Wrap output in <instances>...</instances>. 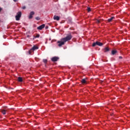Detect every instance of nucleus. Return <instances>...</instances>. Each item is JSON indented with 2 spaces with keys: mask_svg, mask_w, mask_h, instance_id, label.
Instances as JSON below:
<instances>
[{
  "mask_svg": "<svg viewBox=\"0 0 130 130\" xmlns=\"http://www.w3.org/2000/svg\"><path fill=\"white\" fill-rule=\"evenodd\" d=\"M72 38L73 36H72V35H68L66 37L62 38V41H63L64 42H67V41L71 40V39H72Z\"/></svg>",
  "mask_w": 130,
  "mask_h": 130,
  "instance_id": "nucleus-1",
  "label": "nucleus"
},
{
  "mask_svg": "<svg viewBox=\"0 0 130 130\" xmlns=\"http://www.w3.org/2000/svg\"><path fill=\"white\" fill-rule=\"evenodd\" d=\"M21 16H22V12H21V11L18 12L15 16L16 20L20 21V18H21Z\"/></svg>",
  "mask_w": 130,
  "mask_h": 130,
  "instance_id": "nucleus-2",
  "label": "nucleus"
},
{
  "mask_svg": "<svg viewBox=\"0 0 130 130\" xmlns=\"http://www.w3.org/2000/svg\"><path fill=\"white\" fill-rule=\"evenodd\" d=\"M96 45H98V46H102V45H103V43L98 42V41L93 43V44H92L93 47H95V46H96Z\"/></svg>",
  "mask_w": 130,
  "mask_h": 130,
  "instance_id": "nucleus-3",
  "label": "nucleus"
},
{
  "mask_svg": "<svg viewBox=\"0 0 130 130\" xmlns=\"http://www.w3.org/2000/svg\"><path fill=\"white\" fill-rule=\"evenodd\" d=\"M66 43V42H64L63 41H62V39H61V41H58L57 42L58 44V46H59V47H60L61 46H62V45H64V43Z\"/></svg>",
  "mask_w": 130,
  "mask_h": 130,
  "instance_id": "nucleus-4",
  "label": "nucleus"
},
{
  "mask_svg": "<svg viewBox=\"0 0 130 130\" xmlns=\"http://www.w3.org/2000/svg\"><path fill=\"white\" fill-rule=\"evenodd\" d=\"M38 47L37 46H34L31 49L28 51L29 54H31L32 51H34V50H36V49H38Z\"/></svg>",
  "mask_w": 130,
  "mask_h": 130,
  "instance_id": "nucleus-5",
  "label": "nucleus"
},
{
  "mask_svg": "<svg viewBox=\"0 0 130 130\" xmlns=\"http://www.w3.org/2000/svg\"><path fill=\"white\" fill-rule=\"evenodd\" d=\"M59 59V57H56V56L53 57L51 58L52 61H53V62L57 61V60H58Z\"/></svg>",
  "mask_w": 130,
  "mask_h": 130,
  "instance_id": "nucleus-6",
  "label": "nucleus"
},
{
  "mask_svg": "<svg viewBox=\"0 0 130 130\" xmlns=\"http://www.w3.org/2000/svg\"><path fill=\"white\" fill-rule=\"evenodd\" d=\"M34 15H35V12H34V11L30 12L29 13V16H28V19H32Z\"/></svg>",
  "mask_w": 130,
  "mask_h": 130,
  "instance_id": "nucleus-7",
  "label": "nucleus"
},
{
  "mask_svg": "<svg viewBox=\"0 0 130 130\" xmlns=\"http://www.w3.org/2000/svg\"><path fill=\"white\" fill-rule=\"evenodd\" d=\"M45 27V24H43L37 27L38 30H42Z\"/></svg>",
  "mask_w": 130,
  "mask_h": 130,
  "instance_id": "nucleus-8",
  "label": "nucleus"
},
{
  "mask_svg": "<svg viewBox=\"0 0 130 130\" xmlns=\"http://www.w3.org/2000/svg\"><path fill=\"white\" fill-rule=\"evenodd\" d=\"M114 19H115V17L114 16H112L110 18L108 19V22L110 23V22H112V20H114Z\"/></svg>",
  "mask_w": 130,
  "mask_h": 130,
  "instance_id": "nucleus-9",
  "label": "nucleus"
},
{
  "mask_svg": "<svg viewBox=\"0 0 130 130\" xmlns=\"http://www.w3.org/2000/svg\"><path fill=\"white\" fill-rule=\"evenodd\" d=\"M54 20H56V21H59V17L57 16H54L53 17Z\"/></svg>",
  "mask_w": 130,
  "mask_h": 130,
  "instance_id": "nucleus-10",
  "label": "nucleus"
},
{
  "mask_svg": "<svg viewBox=\"0 0 130 130\" xmlns=\"http://www.w3.org/2000/svg\"><path fill=\"white\" fill-rule=\"evenodd\" d=\"M1 112H2V113L5 115L7 112V110L2 109L1 110Z\"/></svg>",
  "mask_w": 130,
  "mask_h": 130,
  "instance_id": "nucleus-11",
  "label": "nucleus"
},
{
  "mask_svg": "<svg viewBox=\"0 0 130 130\" xmlns=\"http://www.w3.org/2000/svg\"><path fill=\"white\" fill-rule=\"evenodd\" d=\"M18 81L20 82V83L23 82V78L21 77H18Z\"/></svg>",
  "mask_w": 130,
  "mask_h": 130,
  "instance_id": "nucleus-12",
  "label": "nucleus"
},
{
  "mask_svg": "<svg viewBox=\"0 0 130 130\" xmlns=\"http://www.w3.org/2000/svg\"><path fill=\"white\" fill-rule=\"evenodd\" d=\"M81 83L84 84H86L87 83V81H86V79H82L81 81Z\"/></svg>",
  "mask_w": 130,
  "mask_h": 130,
  "instance_id": "nucleus-13",
  "label": "nucleus"
},
{
  "mask_svg": "<svg viewBox=\"0 0 130 130\" xmlns=\"http://www.w3.org/2000/svg\"><path fill=\"white\" fill-rule=\"evenodd\" d=\"M109 50H110L109 48L106 47V48H105L104 51V52H108V51H109Z\"/></svg>",
  "mask_w": 130,
  "mask_h": 130,
  "instance_id": "nucleus-14",
  "label": "nucleus"
},
{
  "mask_svg": "<svg viewBox=\"0 0 130 130\" xmlns=\"http://www.w3.org/2000/svg\"><path fill=\"white\" fill-rule=\"evenodd\" d=\"M112 55H114L116 53H117V50H112L111 52Z\"/></svg>",
  "mask_w": 130,
  "mask_h": 130,
  "instance_id": "nucleus-15",
  "label": "nucleus"
},
{
  "mask_svg": "<svg viewBox=\"0 0 130 130\" xmlns=\"http://www.w3.org/2000/svg\"><path fill=\"white\" fill-rule=\"evenodd\" d=\"M95 22L97 24H100L101 23V21L99 19H96Z\"/></svg>",
  "mask_w": 130,
  "mask_h": 130,
  "instance_id": "nucleus-16",
  "label": "nucleus"
},
{
  "mask_svg": "<svg viewBox=\"0 0 130 130\" xmlns=\"http://www.w3.org/2000/svg\"><path fill=\"white\" fill-rule=\"evenodd\" d=\"M39 37H40V35L37 34L35 37V38H39Z\"/></svg>",
  "mask_w": 130,
  "mask_h": 130,
  "instance_id": "nucleus-17",
  "label": "nucleus"
},
{
  "mask_svg": "<svg viewBox=\"0 0 130 130\" xmlns=\"http://www.w3.org/2000/svg\"><path fill=\"white\" fill-rule=\"evenodd\" d=\"M36 20H37V21H39V20H40V17H36Z\"/></svg>",
  "mask_w": 130,
  "mask_h": 130,
  "instance_id": "nucleus-18",
  "label": "nucleus"
},
{
  "mask_svg": "<svg viewBox=\"0 0 130 130\" xmlns=\"http://www.w3.org/2000/svg\"><path fill=\"white\" fill-rule=\"evenodd\" d=\"M43 62H44V63H46V62H47V59H43Z\"/></svg>",
  "mask_w": 130,
  "mask_h": 130,
  "instance_id": "nucleus-19",
  "label": "nucleus"
},
{
  "mask_svg": "<svg viewBox=\"0 0 130 130\" xmlns=\"http://www.w3.org/2000/svg\"><path fill=\"white\" fill-rule=\"evenodd\" d=\"M87 11L88 12H91V8H90V7L87 8Z\"/></svg>",
  "mask_w": 130,
  "mask_h": 130,
  "instance_id": "nucleus-20",
  "label": "nucleus"
},
{
  "mask_svg": "<svg viewBox=\"0 0 130 130\" xmlns=\"http://www.w3.org/2000/svg\"><path fill=\"white\" fill-rule=\"evenodd\" d=\"M22 10H25L26 9V6H23L22 7Z\"/></svg>",
  "mask_w": 130,
  "mask_h": 130,
  "instance_id": "nucleus-21",
  "label": "nucleus"
},
{
  "mask_svg": "<svg viewBox=\"0 0 130 130\" xmlns=\"http://www.w3.org/2000/svg\"><path fill=\"white\" fill-rule=\"evenodd\" d=\"M13 1L14 2V3H17V2H18V0H13Z\"/></svg>",
  "mask_w": 130,
  "mask_h": 130,
  "instance_id": "nucleus-22",
  "label": "nucleus"
},
{
  "mask_svg": "<svg viewBox=\"0 0 130 130\" xmlns=\"http://www.w3.org/2000/svg\"><path fill=\"white\" fill-rule=\"evenodd\" d=\"M100 21H101V22H103V19H99Z\"/></svg>",
  "mask_w": 130,
  "mask_h": 130,
  "instance_id": "nucleus-23",
  "label": "nucleus"
},
{
  "mask_svg": "<svg viewBox=\"0 0 130 130\" xmlns=\"http://www.w3.org/2000/svg\"><path fill=\"white\" fill-rule=\"evenodd\" d=\"M119 58H120V59H121V58H122V56H119Z\"/></svg>",
  "mask_w": 130,
  "mask_h": 130,
  "instance_id": "nucleus-24",
  "label": "nucleus"
},
{
  "mask_svg": "<svg viewBox=\"0 0 130 130\" xmlns=\"http://www.w3.org/2000/svg\"><path fill=\"white\" fill-rule=\"evenodd\" d=\"M45 28H46V29H48V26H46Z\"/></svg>",
  "mask_w": 130,
  "mask_h": 130,
  "instance_id": "nucleus-25",
  "label": "nucleus"
},
{
  "mask_svg": "<svg viewBox=\"0 0 130 130\" xmlns=\"http://www.w3.org/2000/svg\"><path fill=\"white\" fill-rule=\"evenodd\" d=\"M2 12V8H0V12Z\"/></svg>",
  "mask_w": 130,
  "mask_h": 130,
  "instance_id": "nucleus-26",
  "label": "nucleus"
}]
</instances>
